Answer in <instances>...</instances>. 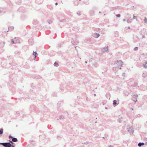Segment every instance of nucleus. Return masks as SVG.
I'll return each mask as SVG.
<instances>
[{"instance_id": "nucleus-1", "label": "nucleus", "mask_w": 147, "mask_h": 147, "mask_svg": "<svg viewBox=\"0 0 147 147\" xmlns=\"http://www.w3.org/2000/svg\"><path fill=\"white\" fill-rule=\"evenodd\" d=\"M11 146V144L9 143H5L4 146L5 147H10Z\"/></svg>"}, {"instance_id": "nucleus-2", "label": "nucleus", "mask_w": 147, "mask_h": 147, "mask_svg": "<svg viewBox=\"0 0 147 147\" xmlns=\"http://www.w3.org/2000/svg\"><path fill=\"white\" fill-rule=\"evenodd\" d=\"M17 141H18V140L16 138H12V141H11L10 140L9 141V142L11 143H13L12 142V141H13V142H17Z\"/></svg>"}, {"instance_id": "nucleus-3", "label": "nucleus", "mask_w": 147, "mask_h": 147, "mask_svg": "<svg viewBox=\"0 0 147 147\" xmlns=\"http://www.w3.org/2000/svg\"><path fill=\"white\" fill-rule=\"evenodd\" d=\"M144 145V143H139L138 144V145L139 146H141L142 145Z\"/></svg>"}, {"instance_id": "nucleus-4", "label": "nucleus", "mask_w": 147, "mask_h": 147, "mask_svg": "<svg viewBox=\"0 0 147 147\" xmlns=\"http://www.w3.org/2000/svg\"><path fill=\"white\" fill-rule=\"evenodd\" d=\"M113 104L114 105H115L116 103H117V101H116V100H115L113 101Z\"/></svg>"}, {"instance_id": "nucleus-5", "label": "nucleus", "mask_w": 147, "mask_h": 147, "mask_svg": "<svg viewBox=\"0 0 147 147\" xmlns=\"http://www.w3.org/2000/svg\"><path fill=\"white\" fill-rule=\"evenodd\" d=\"M33 54L35 56V57H36L37 55V54L36 52H34Z\"/></svg>"}, {"instance_id": "nucleus-6", "label": "nucleus", "mask_w": 147, "mask_h": 147, "mask_svg": "<svg viewBox=\"0 0 147 147\" xmlns=\"http://www.w3.org/2000/svg\"><path fill=\"white\" fill-rule=\"evenodd\" d=\"M3 134V129H0V134Z\"/></svg>"}, {"instance_id": "nucleus-7", "label": "nucleus", "mask_w": 147, "mask_h": 147, "mask_svg": "<svg viewBox=\"0 0 147 147\" xmlns=\"http://www.w3.org/2000/svg\"><path fill=\"white\" fill-rule=\"evenodd\" d=\"M116 16L117 17H120V15L119 14H118L116 15Z\"/></svg>"}, {"instance_id": "nucleus-8", "label": "nucleus", "mask_w": 147, "mask_h": 147, "mask_svg": "<svg viewBox=\"0 0 147 147\" xmlns=\"http://www.w3.org/2000/svg\"><path fill=\"white\" fill-rule=\"evenodd\" d=\"M55 66H57L58 65V63H55L54 64Z\"/></svg>"}, {"instance_id": "nucleus-9", "label": "nucleus", "mask_w": 147, "mask_h": 147, "mask_svg": "<svg viewBox=\"0 0 147 147\" xmlns=\"http://www.w3.org/2000/svg\"><path fill=\"white\" fill-rule=\"evenodd\" d=\"M138 49V47H136L135 48L134 50L135 51L137 50Z\"/></svg>"}, {"instance_id": "nucleus-10", "label": "nucleus", "mask_w": 147, "mask_h": 147, "mask_svg": "<svg viewBox=\"0 0 147 147\" xmlns=\"http://www.w3.org/2000/svg\"><path fill=\"white\" fill-rule=\"evenodd\" d=\"M5 143H0V144L2 145L3 146L4 145Z\"/></svg>"}, {"instance_id": "nucleus-11", "label": "nucleus", "mask_w": 147, "mask_h": 147, "mask_svg": "<svg viewBox=\"0 0 147 147\" xmlns=\"http://www.w3.org/2000/svg\"><path fill=\"white\" fill-rule=\"evenodd\" d=\"M9 138H13V137L12 136H11L10 135L9 136Z\"/></svg>"}, {"instance_id": "nucleus-12", "label": "nucleus", "mask_w": 147, "mask_h": 147, "mask_svg": "<svg viewBox=\"0 0 147 147\" xmlns=\"http://www.w3.org/2000/svg\"><path fill=\"white\" fill-rule=\"evenodd\" d=\"M96 35H97V38L99 36V35L98 34H96Z\"/></svg>"}, {"instance_id": "nucleus-13", "label": "nucleus", "mask_w": 147, "mask_h": 147, "mask_svg": "<svg viewBox=\"0 0 147 147\" xmlns=\"http://www.w3.org/2000/svg\"><path fill=\"white\" fill-rule=\"evenodd\" d=\"M134 18H136V17H135L134 16Z\"/></svg>"}, {"instance_id": "nucleus-14", "label": "nucleus", "mask_w": 147, "mask_h": 147, "mask_svg": "<svg viewBox=\"0 0 147 147\" xmlns=\"http://www.w3.org/2000/svg\"><path fill=\"white\" fill-rule=\"evenodd\" d=\"M57 4H58V3H55V5H57Z\"/></svg>"}, {"instance_id": "nucleus-15", "label": "nucleus", "mask_w": 147, "mask_h": 147, "mask_svg": "<svg viewBox=\"0 0 147 147\" xmlns=\"http://www.w3.org/2000/svg\"><path fill=\"white\" fill-rule=\"evenodd\" d=\"M144 21H146V18H145V19L144 20Z\"/></svg>"}, {"instance_id": "nucleus-16", "label": "nucleus", "mask_w": 147, "mask_h": 147, "mask_svg": "<svg viewBox=\"0 0 147 147\" xmlns=\"http://www.w3.org/2000/svg\"><path fill=\"white\" fill-rule=\"evenodd\" d=\"M12 42H13V43H14V42H13V40H12Z\"/></svg>"}, {"instance_id": "nucleus-17", "label": "nucleus", "mask_w": 147, "mask_h": 147, "mask_svg": "<svg viewBox=\"0 0 147 147\" xmlns=\"http://www.w3.org/2000/svg\"><path fill=\"white\" fill-rule=\"evenodd\" d=\"M128 28L129 29V28H130L129 27Z\"/></svg>"}, {"instance_id": "nucleus-18", "label": "nucleus", "mask_w": 147, "mask_h": 147, "mask_svg": "<svg viewBox=\"0 0 147 147\" xmlns=\"http://www.w3.org/2000/svg\"><path fill=\"white\" fill-rule=\"evenodd\" d=\"M109 147H112V146H110Z\"/></svg>"}]
</instances>
